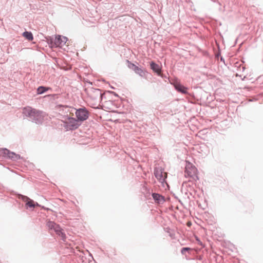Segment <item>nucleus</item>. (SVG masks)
Instances as JSON below:
<instances>
[{
  "instance_id": "9",
  "label": "nucleus",
  "mask_w": 263,
  "mask_h": 263,
  "mask_svg": "<svg viewBox=\"0 0 263 263\" xmlns=\"http://www.w3.org/2000/svg\"><path fill=\"white\" fill-rule=\"evenodd\" d=\"M22 200L26 203L27 208H34L35 206H40V205L37 202H34L27 196H23Z\"/></svg>"
},
{
  "instance_id": "4",
  "label": "nucleus",
  "mask_w": 263,
  "mask_h": 263,
  "mask_svg": "<svg viewBox=\"0 0 263 263\" xmlns=\"http://www.w3.org/2000/svg\"><path fill=\"white\" fill-rule=\"evenodd\" d=\"M185 176V177H189L195 181L198 179L197 170L195 166L190 163H189L186 165Z\"/></svg>"
},
{
  "instance_id": "11",
  "label": "nucleus",
  "mask_w": 263,
  "mask_h": 263,
  "mask_svg": "<svg viewBox=\"0 0 263 263\" xmlns=\"http://www.w3.org/2000/svg\"><path fill=\"white\" fill-rule=\"evenodd\" d=\"M131 65L132 67H130V68H132L136 73L139 74L141 77H143L145 75V72L143 70L136 66L134 64H131Z\"/></svg>"
},
{
  "instance_id": "18",
  "label": "nucleus",
  "mask_w": 263,
  "mask_h": 263,
  "mask_svg": "<svg viewBox=\"0 0 263 263\" xmlns=\"http://www.w3.org/2000/svg\"><path fill=\"white\" fill-rule=\"evenodd\" d=\"M46 90H47V89L45 87H43V86H40L37 89V92L39 94H41V93H43L44 92H45Z\"/></svg>"
},
{
  "instance_id": "5",
  "label": "nucleus",
  "mask_w": 263,
  "mask_h": 263,
  "mask_svg": "<svg viewBox=\"0 0 263 263\" xmlns=\"http://www.w3.org/2000/svg\"><path fill=\"white\" fill-rule=\"evenodd\" d=\"M47 226L49 229L54 230L56 234L61 237V239L63 240H65L66 239V235L63 232V229L61 228L59 225L56 224L54 222L48 221L47 223Z\"/></svg>"
},
{
  "instance_id": "16",
  "label": "nucleus",
  "mask_w": 263,
  "mask_h": 263,
  "mask_svg": "<svg viewBox=\"0 0 263 263\" xmlns=\"http://www.w3.org/2000/svg\"><path fill=\"white\" fill-rule=\"evenodd\" d=\"M152 196L154 200L157 201L158 202H160L161 201H163V197L158 194L153 193L152 194Z\"/></svg>"
},
{
  "instance_id": "17",
  "label": "nucleus",
  "mask_w": 263,
  "mask_h": 263,
  "mask_svg": "<svg viewBox=\"0 0 263 263\" xmlns=\"http://www.w3.org/2000/svg\"><path fill=\"white\" fill-rule=\"evenodd\" d=\"M10 151L6 148L1 149H0V155L3 156H7L8 154H9Z\"/></svg>"
},
{
  "instance_id": "1",
  "label": "nucleus",
  "mask_w": 263,
  "mask_h": 263,
  "mask_svg": "<svg viewBox=\"0 0 263 263\" xmlns=\"http://www.w3.org/2000/svg\"><path fill=\"white\" fill-rule=\"evenodd\" d=\"M87 95L90 104L92 107L97 108L103 95L101 90L91 88L87 90Z\"/></svg>"
},
{
  "instance_id": "2",
  "label": "nucleus",
  "mask_w": 263,
  "mask_h": 263,
  "mask_svg": "<svg viewBox=\"0 0 263 263\" xmlns=\"http://www.w3.org/2000/svg\"><path fill=\"white\" fill-rule=\"evenodd\" d=\"M68 111L71 114V116H74V114L79 120V122L81 123L82 121L86 120L88 118V112L85 108H79L77 109L73 107H70L68 109Z\"/></svg>"
},
{
  "instance_id": "20",
  "label": "nucleus",
  "mask_w": 263,
  "mask_h": 263,
  "mask_svg": "<svg viewBox=\"0 0 263 263\" xmlns=\"http://www.w3.org/2000/svg\"><path fill=\"white\" fill-rule=\"evenodd\" d=\"M191 250V248H183L182 249V250H181V253L182 254H184L185 251H189V250Z\"/></svg>"
},
{
  "instance_id": "3",
  "label": "nucleus",
  "mask_w": 263,
  "mask_h": 263,
  "mask_svg": "<svg viewBox=\"0 0 263 263\" xmlns=\"http://www.w3.org/2000/svg\"><path fill=\"white\" fill-rule=\"evenodd\" d=\"M64 126L67 130H74L77 129L81 125V123L79 122V120H77L73 116H71V114L69 113V117L65 118L63 121Z\"/></svg>"
},
{
  "instance_id": "10",
  "label": "nucleus",
  "mask_w": 263,
  "mask_h": 263,
  "mask_svg": "<svg viewBox=\"0 0 263 263\" xmlns=\"http://www.w3.org/2000/svg\"><path fill=\"white\" fill-rule=\"evenodd\" d=\"M174 86L176 90L178 91L183 93H186L187 88L183 86L178 82H175L174 83Z\"/></svg>"
},
{
  "instance_id": "14",
  "label": "nucleus",
  "mask_w": 263,
  "mask_h": 263,
  "mask_svg": "<svg viewBox=\"0 0 263 263\" xmlns=\"http://www.w3.org/2000/svg\"><path fill=\"white\" fill-rule=\"evenodd\" d=\"M8 157L14 161H16L21 159V156L19 155L16 154L15 153L10 151L9 154H8Z\"/></svg>"
},
{
  "instance_id": "6",
  "label": "nucleus",
  "mask_w": 263,
  "mask_h": 263,
  "mask_svg": "<svg viewBox=\"0 0 263 263\" xmlns=\"http://www.w3.org/2000/svg\"><path fill=\"white\" fill-rule=\"evenodd\" d=\"M23 113L26 116L36 118L37 120L39 119L37 118L38 116H42V113L41 111L37 110L29 106L24 108Z\"/></svg>"
},
{
  "instance_id": "19",
  "label": "nucleus",
  "mask_w": 263,
  "mask_h": 263,
  "mask_svg": "<svg viewBox=\"0 0 263 263\" xmlns=\"http://www.w3.org/2000/svg\"><path fill=\"white\" fill-rule=\"evenodd\" d=\"M42 113V116H38L37 118L39 119L38 120H37L36 118H34L35 120L37 121L38 122H40L42 121L43 118L45 116V114L42 111H41Z\"/></svg>"
},
{
  "instance_id": "8",
  "label": "nucleus",
  "mask_w": 263,
  "mask_h": 263,
  "mask_svg": "<svg viewBox=\"0 0 263 263\" xmlns=\"http://www.w3.org/2000/svg\"><path fill=\"white\" fill-rule=\"evenodd\" d=\"M67 41L66 37L59 35L55 36L53 43L56 47H61L66 44Z\"/></svg>"
},
{
  "instance_id": "15",
  "label": "nucleus",
  "mask_w": 263,
  "mask_h": 263,
  "mask_svg": "<svg viewBox=\"0 0 263 263\" xmlns=\"http://www.w3.org/2000/svg\"><path fill=\"white\" fill-rule=\"evenodd\" d=\"M23 36L29 41H32L33 39V35L31 32H24L23 33Z\"/></svg>"
},
{
  "instance_id": "7",
  "label": "nucleus",
  "mask_w": 263,
  "mask_h": 263,
  "mask_svg": "<svg viewBox=\"0 0 263 263\" xmlns=\"http://www.w3.org/2000/svg\"><path fill=\"white\" fill-rule=\"evenodd\" d=\"M155 175L157 179L161 183L165 182L167 177V173L160 167L156 168L155 170Z\"/></svg>"
},
{
  "instance_id": "13",
  "label": "nucleus",
  "mask_w": 263,
  "mask_h": 263,
  "mask_svg": "<svg viewBox=\"0 0 263 263\" xmlns=\"http://www.w3.org/2000/svg\"><path fill=\"white\" fill-rule=\"evenodd\" d=\"M102 105L103 107L108 110H111L112 109V102L110 100L104 101L102 103Z\"/></svg>"
},
{
  "instance_id": "12",
  "label": "nucleus",
  "mask_w": 263,
  "mask_h": 263,
  "mask_svg": "<svg viewBox=\"0 0 263 263\" xmlns=\"http://www.w3.org/2000/svg\"><path fill=\"white\" fill-rule=\"evenodd\" d=\"M151 68L153 69V70L154 72L157 73L158 75H160L161 72V69L158 64L152 62L151 63Z\"/></svg>"
},
{
  "instance_id": "21",
  "label": "nucleus",
  "mask_w": 263,
  "mask_h": 263,
  "mask_svg": "<svg viewBox=\"0 0 263 263\" xmlns=\"http://www.w3.org/2000/svg\"><path fill=\"white\" fill-rule=\"evenodd\" d=\"M242 69H243V70H244L245 68V67L243 66H242Z\"/></svg>"
}]
</instances>
